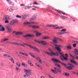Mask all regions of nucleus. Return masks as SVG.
Masks as SVG:
<instances>
[{
  "instance_id": "obj_55",
  "label": "nucleus",
  "mask_w": 78,
  "mask_h": 78,
  "mask_svg": "<svg viewBox=\"0 0 78 78\" xmlns=\"http://www.w3.org/2000/svg\"><path fill=\"white\" fill-rule=\"evenodd\" d=\"M24 55H25V56H28V55L27 54H26L25 53H24Z\"/></svg>"
},
{
  "instance_id": "obj_24",
  "label": "nucleus",
  "mask_w": 78,
  "mask_h": 78,
  "mask_svg": "<svg viewBox=\"0 0 78 78\" xmlns=\"http://www.w3.org/2000/svg\"><path fill=\"white\" fill-rule=\"evenodd\" d=\"M4 56L6 57L7 58H10V57H11L10 55L8 54H4Z\"/></svg>"
},
{
  "instance_id": "obj_58",
  "label": "nucleus",
  "mask_w": 78,
  "mask_h": 78,
  "mask_svg": "<svg viewBox=\"0 0 78 78\" xmlns=\"http://www.w3.org/2000/svg\"><path fill=\"white\" fill-rule=\"evenodd\" d=\"M9 22V21L8 20H6V21H5V23H8Z\"/></svg>"
},
{
  "instance_id": "obj_4",
  "label": "nucleus",
  "mask_w": 78,
  "mask_h": 78,
  "mask_svg": "<svg viewBox=\"0 0 78 78\" xmlns=\"http://www.w3.org/2000/svg\"><path fill=\"white\" fill-rule=\"evenodd\" d=\"M54 39H53L52 41H53V42H51V44H58V41H57L56 39H57V40H59V41H61L62 42V40H61V39H60V38H58L57 37H54Z\"/></svg>"
},
{
  "instance_id": "obj_6",
  "label": "nucleus",
  "mask_w": 78,
  "mask_h": 78,
  "mask_svg": "<svg viewBox=\"0 0 78 78\" xmlns=\"http://www.w3.org/2000/svg\"><path fill=\"white\" fill-rule=\"evenodd\" d=\"M22 37L25 39H28V37H34V36L33 34H27L25 35H23Z\"/></svg>"
},
{
  "instance_id": "obj_44",
  "label": "nucleus",
  "mask_w": 78,
  "mask_h": 78,
  "mask_svg": "<svg viewBox=\"0 0 78 78\" xmlns=\"http://www.w3.org/2000/svg\"><path fill=\"white\" fill-rule=\"evenodd\" d=\"M69 32H61V34H68Z\"/></svg>"
},
{
  "instance_id": "obj_18",
  "label": "nucleus",
  "mask_w": 78,
  "mask_h": 78,
  "mask_svg": "<svg viewBox=\"0 0 78 78\" xmlns=\"http://www.w3.org/2000/svg\"><path fill=\"white\" fill-rule=\"evenodd\" d=\"M74 51H75L74 53H75V55H78V49H75L74 50Z\"/></svg>"
},
{
  "instance_id": "obj_13",
  "label": "nucleus",
  "mask_w": 78,
  "mask_h": 78,
  "mask_svg": "<svg viewBox=\"0 0 78 78\" xmlns=\"http://www.w3.org/2000/svg\"><path fill=\"white\" fill-rule=\"evenodd\" d=\"M6 28L9 32H11L12 31V29L11 28V27L9 26H6Z\"/></svg>"
},
{
  "instance_id": "obj_5",
  "label": "nucleus",
  "mask_w": 78,
  "mask_h": 78,
  "mask_svg": "<svg viewBox=\"0 0 78 78\" xmlns=\"http://www.w3.org/2000/svg\"><path fill=\"white\" fill-rule=\"evenodd\" d=\"M44 53H47L49 56H59V54L58 53H54L53 51H51V53L47 52H44Z\"/></svg>"
},
{
  "instance_id": "obj_14",
  "label": "nucleus",
  "mask_w": 78,
  "mask_h": 78,
  "mask_svg": "<svg viewBox=\"0 0 78 78\" xmlns=\"http://www.w3.org/2000/svg\"><path fill=\"white\" fill-rule=\"evenodd\" d=\"M55 11H57V12H58V14H61V13H62V14H63V15H65V14H66V13L65 12H61V11H58L56 9H55Z\"/></svg>"
},
{
  "instance_id": "obj_38",
  "label": "nucleus",
  "mask_w": 78,
  "mask_h": 78,
  "mask_svg": "<svg viewBox=\"0 0 78 78\" xmlns=\"http://www.w3.org/2000/svg\"><path fill=\"white\" fill-rule=\"evenodd\" d=\"M39 59V62H40V63H42V61H41V59H40V58L38 57L37 58V60Z\"/></svg>"
},
{
  "instance_id": "obj_64",
  "label": "nucleus",
  "mask_w": 78,
  "mask_h": 78,
  "mask_svg": "<svg viewBox=\"0 0 78 78\" xmlns=\"http://www.w3.org/2000/svg\"><path fill=\"white\" fill-rule=\"evenodd\" d=\"M77 41H73L72 42H74V43H76Z\"/></svg>"
},
{
  "instance_id": "obj_51",
  "label": "nucleus",
  "mask_w": 78,
  "mask_h": 78,
  "mask_svg": "<svg viewBox=\"0 0 78 78\" xmlns=\"http://www.w3.org/2000/svg\"><path fill=\"white\" fill-rule=\"evenodd\" d=\"M69 73H66L65 76H69Z\"/></svg>"
},
{
  "instance_id": "obj_48",
  "label": "nucleus",
  "mask_w": 78,
  "mask_h": 78,
  "mask_svg": "<svg viewBox=\"0 0 78 78\" xmlns=\"http://www.w3.org/2000/svg\"><path fill=\"white\" fill-rule=\"evenodd\" d=\"M73 47H76V44H74L73 45Z\"/></svg>"
},
{
  "instance_id": "obj_17",
  "label": "nucleus",
  "mask_w": 78,
  "mask_h": 78,
  "mask_svg": "<svg viewBox=\"0 0 78 78\" xmlns=\"http://www.w3.org/2000/svg\"><path fill=\"white\" fill-rule=\"evenodd\" d=\"M54 69L56 70V72H58L59 73H61V70L58 68L57 67L54 68Z\"/></svg>"
},
{
  "instance_id": "obj_41",
  "label": "nucleus",
  "mask_w": 78,
  "mask_h": 78,
  "mask_svg": "<svg viewBox=\"0 0 78 78\" xmlns=\"http://www.w3.org/2000/svg\"><path fill=\"white\" fill-rule=\"evenodd\" d=\"M5 27H2V29H1V30L2 31H5Z\"/></svg>"
},
{
  "instance_id": "obj_50",
  "label": "nucleus",
  "mask_w": 78,
  "mask_h": 78,
  "mask_svg": "<svg viewBox=\"0 0 78 78\" xmlns=\"http://www.w3.org/2000/svg\"><path fill=\"white\" fill-rule=\"evenodd\" d=\"M60 18L62 19H65V17L63 16H60Z\"/></svg>"
},
{
  "instance_id": "obj_22",
  "label": "nucleus",
  "mask_w": 78,
  "mask_h": 78,
  "mask_svg": "<svg viewBox=\"0 0 78 78\" xmlns=\"http://www.w3.org/2000/svg\"><path fill=\"white\" fill-rule=\"evenodd\" d=\"M42 34V33H39V32H37L36 34V36L37 37H38V36H41Z\"/></svg>"
},
{
  "instance_id": "obj_39",
  "label": "nucleus",
  "mask_w": 78,
  "mask_h": 78,
  "mask_svg": "<svg viewBox=\"0 0 78 78\" xmlns=\"http://www.w3.org/2000/svg\"><path fill=\"white\" fill-rule=\"evenodd\" d=\"M30 8H31V7L30 6H28L26 7H25L24 8L25 9H29Z\"/></svg>"
},
{
  "instance_id": "obj_42",
  "label": "nucleus",
  "mask_w": 78,
  "mask_h": 78,
  "mask_svg": "<svg viewBox=\"0 0 78 78\" xmlns=\"http://www.w3.org/2000/svg\"><path fill=\"white\" fill-rule=\"evenodd\" d=\"M66 29H62V30H61V31H63V32H65L66 31Z\"/></svg>"
},
{
  "instance_id": "obj_52",
  "label": "nucleus",
  "mask_w": 78,
  "mask_h": 78,
  "mask_svg": "<svg viewBox=\"0 0 78 78\" xmlns=\"http://www.w3.org/2000/svg\"><path fill=\"white\" fill-rule=\"evenodd\" d=\"M34 3H33V4H34V5H39V4L36 2H34Z\"/></svg>"
},
{
  "instance_id": "obj_25",
  "label": "nucleus",
  "mask_w": 78,
  "mask_h": 78,
  "mask_svg": "<svg viewBox=\"0 0 78 78\" xmlns=\"http://www.w3.org/2000/svg\"><path fill=\"white\" fill-rule=\"evenodd\" d=\"M42 39H49L50 37H43L42 38Z\"/></svg>"
},
{
  "instance_id": "obj_28",
  "label": "nucleus",
  "mask_w": 78,
  "mask_h": 78,
  "mask_svg": "<svg viewBox=\"0 0 78 78\" xmlns=\"http://www.w3.org/2000/svg\"><path fill=\"white\" fill-rule=\"evenodd\" d=\"M12 44L13 45H19V43L16 42H12Z\"/></svg>"
},
{
  "instance_id": "obj_40",
  "label": "nucleus",
  "mask_w": 78,
  "mask_h": 78,
  "mask_svg": "<svg viewBox=\"0 0 78 78\" xmlns=\"http://www.w3.org/2000/svg\"><path fill=\"white\" fill-rule=\"evenodd\" d=\"M29 55H30L33 58H35V56H34V55H33V54L29 53Z\"/></svg>"
},
{
  "instance_id": "obj_9",
  "label": "nucleus",
  "mask_w": 78,
  "mask_h": 78,
  "mask_svg": "<svg viewBox=\"0 0 78 78\" xmlns=\"http://www.w3.org/2000/svg\"><path fill=\"white\" fill-rule=\"evenodd\" d=\"M18 23V21L17 20H14L11 21L10 24L12 25H14V24H16V23Z\"/></svg>"
},
{
  "instance_id": "obj_27",
  "label": "nucleus",
  "mask_w": 78,
  "mask_h": 78,
  "mask_svg": "<svg viewBox=\"0 0 78 78\" xmlns=\"http://www.w3.org/2000/svg\"><path fill=\"white\" fill-rule=\"evenodd\" d=\"M10 61L13 63L14 64V60L12 57H11V58L10 59Z\"/></svg>"
},
{
  "instance_id": "obj_11",
  "label": "nucleus",
  "mask_w": 78,
  "mask_h": 78,
  "mask_svg": "<svg viewBox=\"0 0 78 78\" xmlns=\"http://www.w3.org/2000/svg\"><path fill=\"white\" fill-rule=\"evenodd\" d=\"M31 75V74L30 72H27L26 73V74L23 76L24 78H27L28 77V76H30Z\"/></svg>"
},
{
  "instance_id": "obj_34",
  "label": "nucleus",
  "mask_w": 78,
  "mask_h": 78,
  "mask_svg": "<svg viewBox=\"0 0 78 78\" xmlns=\"http://www.w3.org/2000/svg\"><path fill=\"white\" fill-rule=\"evenodd\" d=\"M9 20V17L8 16H5V20Z\"/></svg>"
},
{
  "instance_id": "obj_60",
  "label": "nucleus",
  "mask_w": 78,
  "mask_h": 78,
  "mask_svg": "<svg viewBox=\"0 0 78 78\" xmlns=\"http://www.w3.org/2000/svg\"><path fill=\"white\" fill-rule=\"evenodd\" d=\"M10 67L11 68H12V67H13V65L12 64L10 65Z\"/></svg>"
},
{
  "instance_id": "obj_56",
  "label": "nucleus",
  "mask_w": 78,
  "mask_h": 78,
  "mask_svg": "<svg viewBox=\"0 0 78 78\" xmlns=\"http://www.w3.org/2000/svg\"><path fill=\"white\" fill-rule=\"evenodd\" d=\"M27 62H28V64H29L31 63V61H30L29 60L27 61Z\"/></svg>"
},
{
  "instance_id": "obj_62",
  "label": "nucleus",
  "mask_w": 78,
  "mask_h": 78,
  "mask_svg": "<svg viewBox=\"0 0 78 78\" xmlns=\"http://www.w3.org/2000/svg\"><path fill=\"white\" fill-rule=\"evenodd\" d=\"M30 66H33V63H32L31 62L30 64Z\"/></svg>"
},
{
  "instance_id": "obj_37",
  "label": "nucleus",
  "mask_w": 78,
  "mask_h": 78,
  "mask_svg": "<svg viewBox=\"0 0 78 78\" xmlns=\"http://www.w3.org/2000/svg\"><path fill=\"white\" fill-rule=\"evenodd\" d=\"M55 66H57V67H59V68H61V66L59 65H58V64L57 63H56L55 64Z\"/></svg>"
},
{
  "instance_id": "obj_46",
  "label": "nucleus",
  "mask_w": 78,
  "mask_h": 78,
  "mask_svg": "<svg viewBox=\"0 0 78 78\" xmlns=\"http://www.w3.org/2000/svg\"><path fill=\"white\" fill-rule=\"evenodd\" d=\"M38 67H39L40 69H41V70H42V66H40L39 65H37Z\"/></svg>"
},
{
  "instance_id": "obj_15",
  "label": "nucleus",
  "mask_w": 78,
  "mask_h": 78,
  "mask_svg": "<svg viewBox=\"0 0 78 78\" xmlns=\"http://www.w3.org/2000/svg\"><path fill=\"white\" fill-rule=\"evenodd\" d=\"M47 27H58V25H48Z\"/></svg>"
},
{
  "instance_id": "obj_19",
  "label": "nucleus",
  "mask_w": 78,
  "mask_h": 78,
  "mask_svg": "<svg viewBox=\"0 0 78 78\" xmlns=\"http://www.w3.org/2000/svg\"><path fill=\"white\" fill-rule=\"evenodd\" d=\"M22 66H23V67H27L28 66V65H27V64L25 63L24 62L22 63Z\"/></svg>"
},
{
  "instance_id": "obj_43",
  "label": "nucleus",
  "mask_w": 78,
  "mask_h": 78,
  "mask_svg": "<svg viewBox=\"0 0 78 78\" xmlns=\"http://www.w3.org/2000/svg\"><path fill=\"white\" fill-rule=\"evenodd\" d=\"M69 55L71 57H72V58H75V57L73 56V55H72V54H71V53H69Z\"/></svg>"
},
{
  "instance_id": "obj_23",
  "label": "nucleus",
  "mask_w": 78,
  "mask_h": 78,
  "mask_svg": "<svg viewBox=\"0 0 78 78\" xmlns=\"http://www.w3.org/2000/svg\"><path fill=\"white\" fill-rule=\"evenodd\" d=\"M71 62L72 63H73V64H76V65H77L78 64L76 63V62L74 61V60H71Z\"/></svg>"
},
{
  "instance_id": "obj_8",
  "label": "nucleus",
  "mask_w": 78,
  "mask_h": 78,
  "mask_svg": "<svg viewBox=\"0 0 78 78\" xmlns=\"http://www.w3.org/2000/svg\"><path fill=\"white\" fill-rule=\"evenodd\" d=\"M54 45L56 47L55 48V49H56L58 51H59V52H60V51H61V48H60L61 47V45H60L59 46L55 44H54Z\"/></svg>"
},
{
  "instance_id": "obj_57",
  "label": "nucleus",
  "mask_w": 78,
  "mask_h": 78,
  "mask_svg": "<svg viewBox=\"0 0 78 78\" xmlns=\"http://www.w3.org/2000/svg\"><path fill=\"white\" fill-rule=\"evenodd\" d=\"M2 27L1 25H0V31H1L2 29Z\"/></svg>"
},
{
  "instance_id": "obj_54",
  "label": "nucleus",
  "mask_w": 78,
  "mask_h": 78,
  "mask_svg": "<svg viewBox=\"0 0 78 78\" xmlns=\"http://www.w3.org/2000/svg\"><path fill=\"white\" fill-rule=\"evenodd\" d=\"M19 53L20 54L23 55H25V54H24V53H23V52H20Z\"/></svg>"
},
{
  "instance_id": "obj_2",
  "label": "nucleus",
  "mask_w": 78,
  "mask_h": 78,
  "mask_svg": "<svg viewBox=\"0 0 78 78\" xmlns=\"http://www.w3.org/2000/svg\"><path fill=\"white\" fill-rule=\"evenodd\" d=\"M60 55L59 57L62 61H68V58L69 55L67 54H65V57L64 56V55L62 53L59 52Z\"/></svg>"
},
{
  "instance_id": "obj_35",
  "label": "nucleus",
  "mask_w": 78,
  "mask_h": 78,
  "mask_svg": "<svg viewBox=\"0 0 78 78\" xmlns=\"http://www.w3.org/2000/svg\"><path fill=\"white\" fill-rule=\"evenodd\" d=\"M26 16L25 15H23L22 16V18L23 19H25V18H26Z\"/></svg>"
},
{
  "instance_id": "obj_30",
  "label": "nucleus",
  "mask_w": 78,
  "mask_h": 78,
  "mask_svg": "<svg viewBox=\"0 0 78 78\" xmlns=\"http://www.w3.org/2000/svg\"><path fill=\"white\" fill-rule=\"evenodd\" d=\"M30 25H31V24H36V23L35 22H29Z\"/></svg>"
},
{
  "instance_id": "obj_10",
  "label": "nucleus",
  "mask_w": 78,
  "mask_h": 78,
  "mask_svg": "<svg viewBox=\"0 0 78 78\" xmlns=\"http://www.w3.org/2000/svg\"><path fill=\"white\" fill-rule=\"evenodd\" d=\"M37 19V17L36 15H34L31 18H30L29 19V21L31 22V21H33L34 20H36Z\"/></svg>"
},
{
  "instance_id": "obj_45",
  "label": "nucleus",
  "mask_w": 78,
  "mask_h": 78,
  "mask_svg": "<svg viewBox=\"0 0 78 78\" xmlns=\"http://www.w3.org/2000/svg\"><path fill=\"white\" fill-rule=\"evenodd\" d=\"M69 65L71 67H74V65L71 64L70 63H68Z\"/></svg>"
},
{
  "instance_id": "obj_59",
  "label": "nucleus",
  "mask_w": 78,
  "mask_h": 78,
  "mask_svg": "<svg viewBox=\"0 0 78 78\" xmlns=\"http://www.w3.org/2000/svg\"><path fill=\"white\" fill-rule=\"evenodd\" d=\"M5 40L4 39H3V40H2L1 41V42H5Z\"/></svg>"
},
{
  "instance_id": "obj_20",
  "label": "nucleus",
  "mask_w": 78,
  "mask_h": 78,
  "mask_svg": "<svg viewBox=\"0 0 78 78\" xmlns=\"http://www.w3.org/2000/svg\"><path fill=\"white\" fill-rule=\"evenodd\" d=\"M66 47L67 49H69V50H71V49H72V46H71V44H70L69 46H66Z\"/></svg>"
},
{
  "instance_id": "obj_26",
  "label": "nucleus",
  "mask_w": 78,
  "mask_h": 78,
  "mask_svg": "<svg viewBox=\"0 0 78 78\" xmlns=\"http://www.w3.org/2000/svg\"><path fill=\"white\" fill-rule=\"evenodd\" d=\"M64 27H55L54 28V29H62V28H64Z\"/></svg>"
},
{
  "instance_id": "obj_29",
  "label": "nucleus",
  "mask_w": 78,
  "mask_h": 78,
  "mask_svg": "<svg viewBox=\"0 0 78 78\" xmlns=\"http://www.w3.org/2000/svg\"><path fill=\"white\" fill-rule=\"evenodd\" d=\"M24 72H31V70H30V69H25L24 70Z\"/></svg>"
},
{
  "instance_id": "obj_7",
  "label": "nucleus",
  "mask_w": 78,
  "mask_h": 78,
  "mask_svg": "<svg viewBox=\"0 0 78 78\" xmlns=\"http://www.w3.org/2000/svg\"><path fill=\"white\" fill-rule=\"evenodd\" d=\"M34 41H35V42H36L38 43H41L43 45H47V43L45 41H42L41 42L40 41H39L36 40H34Z\"/></svg>"
},
{
  "instance_id": "obj_16",
  "label": "nucleus",
  "mask_w": 78,
  "mask_h": 78,
  "mask_svg": "<svg viewBox=\"0 0 78 78\" xmlns=\"http://www.w3.org/2000/svg\"><path fill=\"white\" fill-rule=\"evenodd\" d=\"M23 34V32H17L16 33V35L19 36V35H22Z\"/></svg>"
},
{
  "instance_id": "obj_33",
  "label": "nucleus",
  "mask_w": 78,
  "mask_h": 78,
  "mask_svg": "<svg viewBox=\"0 0 78 78\" xmlns=\"http://www.w3.org/2000/svg\"><path fill=\"white\" fill-rule=\"evenodd\" d=\"M16 70L18 72H20L21 70V69H20L19 68L16 67Z\"/></svg>"
},
{
  "instance_id": "obj_31",
  "label": "nucleus",
  "mask_w": 78,
  "mask_h": 78,
  "mask_svg": "<svg viewBox=\"0 0 78 78\" xmlns=\"http://www.w3.org/2000/svg\"><path fill=\"white\" fill-rule=\"evenodd\" d=\"M16 66H18V67H20V62H16Z\"/></svg>"
},
{
  "instance_id": "obj_53",
  "label": "nucleus",
  "mask_w": 78,
  "mask_h": 78,
  "mask_svg": "<svg viewBox=\"0 0 78 78\" xmlns=\"http://www.w3.org/2000/svg\"><path fill=\"white\" fill-rule=\"evenodd\" d=\"M12 11H13V9L12 8H10L9 9V11L10 12H12Z\"/></svg>"
},
{
  "instance_id": "obj_49",
  "label": "nucleus",
  "mask_w": 78,
  "mask_h": 78,
  "mask_svg": "<svg viewBox=\"0 0 78 78\" xmlns=\"http://www.w3.org/2000/svg\"><path fill=\"white\" fill-rule=\"evenodd\" d=\"M0 66H4V63H2V62L1 63H0Z\"/></svg>"
},
{
  "instance_id": "obj_3",
  "label": "nucleus",
  "mask_w": 78,
  "mask_h": 78,
  "mask_svg": "<svg viewBox=\"0 0 78 78\" xmlns=\"http://www.w3.org/2000/svg\"><path fill=\"white\" fill-rule=\"evenodd\" d=\"M23 45H27V46H28L29 47H30V48H33V49H34L35 50H36V51H37L38 52H40V51H39L37 48L35 47H33L32 46H31V45H29V44H28L26 43H23Z\"/></svg>"
},
{
  "instance_id": "obj_61",
  "label": "nucleus",
  "mask_w": 78,
  "mask_h": 78,
  "mask_svg": "<svg viewBox=\"0 0 78 78\" xmlns=\"http://www.w3.org/2000/svg\"><path fill=\"white\" fill-rule=\"evenodd\" d=\"M4 39V41H8V40H9V39L8 38L7 39Z\"/></svg>"
},
{
  "instance_id": "obj_1",
  "label": "nucleus",
  "mask_w": 78,
  "mask_h": 78,
  "mask_svg": "<svg viewBox=\"0 0 78 78\" xmlns=\"http://www.w3.org/2000/svg\"><path fill=\"white\" fill-rule=\"evenodd\" d=\"M51 60L53 62H58L59 63H61V64H62V65H63V66H65V68L67 69H68V70H72V69H73V68L74 67L73 66H69L67 67L66 64L61 62H60V60L55 58H52L51 59Z\"/></svg>"
},
{
  "instance_id": "obj_12",
  "label": "nucleus",
  "mask_w": 78,
  "mask_h": 78,
  "mask_svg": "<svg viewBox=\"0 0 78 78\" xmlns=\"http://www.w3.org/2000/svg\"><path fill=\"white\" fill-rule=\"evenodd\" d=\"M29 27H31L32 28H34V29H37L38 28H40V27L37 26L30 25H29Z\"/></svg>"
},
{
  "instance_id": "obj_21",
  "label": "nucleus",
  "mask_w": 78,
  "mask_h": 78,
  "mask_svg": "<svg viewBox=\"0 0 78 78\" xmlns=\"http://www.w3.org/2000/svg\"><path fill=\"white\" fill-rule=\"evenodd\" d=\"M24 25H28L30 24V22H28L27 20H26L24 23Z\"/></svg>"
},
{
  "instance_id": "obj_32",
  "label": "nucleus",
  "mask_w": 78,
  "mask_h": 78,
  "mask_svg": "<svg viewBox=\"0 0 78 78\" xmlns=\"http://www.w3.org/2000/svg\"><path fill=\"white\" fill-rule=\"evenodd\" d=\"M51 72H52L53 73H57V72H56V70H55L52 69H51Z\"/></svg>"
},
{
  "instance_id": "obj_36",
  "label": "nucleus",
  "mask_w": 78,
  "mask_h": 78,
  "mask_svg": "<svg viewBox=\"0 0 78 78\" xmlns=\"http://www.w3.org/2000/svg\"><path fill=\"white\" fill-rule=\"evenodd\" d=\"M6 0L7 1V2H8L9 3V5H11L12 3V2L10 1V0Z\"/></svg>"
},
{
  "instance_id": "obj_47",
  "label": "nucleus",
  "mask_w": 78,
  "mask_h": 78,
  "mask_svg": "<svg viewBox=\"0 0 78 78\" xmlns=\"http://www.w3.org/2000/svg\"><path fill=\"white\" fill-rule=\"evenodd\" d=\"M16 17L17 18H21L22 17L19 15H17L16 16Z\"/></svg>"
},
{
  "instance_id": "obj_63",
  "label": "nucleus",
  "mask_w": 78,
  "mask_h": 78,
  "mask_svg": "<svg viewBox=\"0 0 78 78\" xmlns=\"http://www.w3.org/2000/svg\"><path fill=\"white\" fill-rule=\"evenodd\" d=\"M57 34H61V32H58L57 33Z\"/></svg>"
}]
</instances>
